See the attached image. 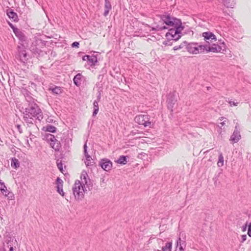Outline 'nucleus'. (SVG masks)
Instances as JSON below:
<instances>
[{"instance_id": "nucleus-32", "label": "nucleus", "mask_w": 251, "mask_h": 251, "mask_svg": "<svg viewBox=\"0 0 251 251\" xmlns=\"http://www.w3.org/2000/svg\"><path fill=\"white\" fill-rule=\"evenodd\" d=\"M117 162L120 164L125 165L127 163V156L121 155L117 160Z\"/></svg>"}, {"instance_id": "nucleus-53", "label": "nucleus", "mask_w": 251, "mask_h": 251, "mask_svg": "<svg viewBox=\"0 0 251 251\" xmlns=\"http://www.w3.org/2000/svg\"><path fill=\"white\" fill-rule=\"evenodd\" d=\"M247 224L246 223L245 225H244L242 227V231H245L246 230V229H247Z\"/></svg>"}, {"instance_id": "nucleus-24", "label": "nucleus", "mask_w": 251, "mask_h": 251, "mask_svg": "<svg viewBox=\"0 0 251 251\" xmlns=\"http://www.w3.org/2000/svg\"><path fill=\"white\" fill-rule=\"evenodd\" d=\"M88 63L90 66H95L98 62L97 57L96 55H90L89 59L87 60Z\"/></svg>"}, {"instance_id": "nucleus-16", "label": "nucleus", "mask_w": 251, "mask_h": 251, "mask_svg": "<svg viewBox=\"0 0 251 251\" xmlns=\"http://www.w3.org/2000/svg\"><path fill=\"white\" fill-rule=\"evenodd\" d=\"M6 13L8 17L14 22H18L19 18L17 14L11 8H8L6 11Z\"/></svg>"}, {"instance_id": "nucleus-17", "label": "nucleus", "mask_w": 251, "mask_h": 251, "mask_svg": "<svg viewBox=\"0 0 251 251\" xmlns=\"http://www.w3.org/2000/svg\"><path fill=\"white\" fill-rule=\"evenodd\" d=\"M47 42L41 38H36L32 43L33 46L43 48L47 45Z\"/></svg>"}, {"instance_id": "nucleus-41", "label": "nucleus", "mask_w": 251, "mask_h": 251, "mask_svg": "<svg viewBox=\"0 0 251 251\" xmlns=\"http://www.w3.org/2000/svg\"><path fill=\"white\" fill-rule=\"evenodd\" d=\"M57 166L58 168V169L61 172H63V164L61 162V161H60L59 160H57L56 161Z\"/></svg>"}, {"instance_id": "nucleus-43", "label": "nucleus", "mask_w": 251, "mask_h": 251, "mask_svg": "<svg viewBox=\"0 0 251 251\" xmlns=\"http://www.w3.org/2000/svg\"><path fill=\"white\" fill-rule=\"evenodd\" d=\"M8 24L10 27L12 29L13 32H15L18 29V28L16 27L13 24H12L10 22H8Z\"/></svg>"}, {"instance_id": "nucleus-25", "label": "nucleus", "mask_w": 251, "mask_h": 251, "mask_svg": "<svg viewBox=\"0 0 251 251\" xmlns=\"http://www.w3.org/2000/svg\"><path fill=\"white\" fill-rule=\"evenodd\" d=\"M50 146L56 151H59L61 148V144L60 142L56 139L52 143H50Z\"/></svg>"}, {"instance_id": "nucleus-18", "label": "nucleus", "mask_w": 251, "mask_h": 251, "mask_svg": "<svg viewBox=\"0 0 251 251\" xmlns=\"http://www.w3.org/2000/svg\"><path fill=\"white\" fill-rule=\"evenodd\" d=\"M186 247V243L184 241H182L180 238H179L176 242V251H184Z\"/></svg>"}, {"instance_id": "nucleus-40", "label": "nucleus", "mask_w": 251, "mask_h": 251, "mask_svg": "<svg viewBox=\"0 0 251 251\" xmlns=\"http://www.w3.org/2000/svg\"><path fill=\"white\" fill-rule=\"evenodd\" d=\"M9 242L15 243H17V241H16V239H15L14 237H11L10 236H7L6 237V239H5V243Z\"/></svg>"}, {"instance_id": "nucleus-8", "label": "nucleus", "mask_w": 251, "mask_h": 251, "mask_svg": "<svg viewBox=\"0 0 251 251\" xmlns=\"http://www.w3.org/2000/svg\"><path fill=\"white\" fill-rule=\"evenodd\" d=\"M176 102L175 92L169 93L167 95V103L168 108L171 113L173 112V107Z\"/></svg>"}, {"instance_id": "nucleus-5", "label": "nucleus", "mask_w": 251, "mask_h": 251, "mask_svg": "<svg viewBox=\"0 0 251 251\" xmlns=\"http://www.w3.org/2000/svg\"><path fill=\"white\" fill-rule=\"evenodd\" d=\"M204 49H205L204 45L195 42L187 43L186 50L190 53L198 54L204 53Z\"/></svg>"}, {"instance_id": "nucleus-13", "label": "nucleus", "mask_w": 251, "mask_h": 251, "mask_svg": "<svg viewBox=\"0 0 251 251\" xmlns=\"http://www.w3.org/2000/svg\"><path fill=\"white\" fill-rule=\"evenodd\" d=\"M16 36L19 39L20 44L22 45H24V42L26 40V37L25 36L23 32L20 29H18L15 32H14Z\"/></svg>"}, {"instance_id": "nucleus-36", "label": "nucleus", "mask_w": 251, "mask_h": 251, "mask_svg": "<svg viewBox=\"0 0 251 251\" xmlns=\"http://www.w3.org/2000/svg\"><path fill=\"white\" fill-rule=\"evenodd\" d=\"M44 128H46V131L51 133H54L56 131V128L54 126L50 125H48Z\"/></svg>"}, {"instance_id": "nucleus-51", "label": "nucleus", "mask_w": 251, "mask_h": 251, "mask_svg": "<svg viewBox=\"0 0 251 251\" xmlns=\"http://www.w3.org/2000/svg\"><path fill=\"white\" fill-rule=\"evenodd\" d=\"M17 128L20 133H22L23 132L22 129L21 128V126L20 125H17Z\"/></svg>"}, {"instance_id": "nucleus-3", "label": "nucleus", "mask_w": 251, "mask_h": 251, "mask_svg": "<svg viewBox=\"0 0 251 251\" xmlns=\"http://www.w3.org/2000/svg\"><path fill=\"white\" fill-rule=\"evenodd\" d=\"M184 26L180 25H176L169 30L166 34V37L168 40L176 41L178 40L182 35L181 31L183 30Z\"/></svg>"}, {"instance_id": "nucleus-45", "label": "nucleus", "mask_w": 251, "mask_h": 251, "mask_svg": "<svg viewBox=\"0 0 251 251\" xmlns=\"http://www.w3.org/2000/svg\"><path fill=\"white\" fill-rule=\"evenodd\" d=\"M248 235L251 237V222L248 226Z\"/></svg>"}, {"instance_id": "nucleus-19", "label": "nucleus", "mask_w": 251, "mask_h": 251, "mask_svg": "<svg viewBox=\"0 0 251 251\" xmlns=\"http://www.w3.org/2000/svg\"><path fill=\"white\" fill-rule=\"evenodd\" d=\"M48 91H50L52 94L56 95H58L61 94L63 92V90L61 89L60 87L54 85L50 86L48 88Z\"/></svg>"}, {"instance_id": "nucleus-55", "label": "nucleus", "mask_w": 251, "mask_h": 251, "mask_svg": "<svg viewBox=\"0 0 251 251\" xmlns=\"http://www.w3.org/2000/svg\"><path fill=\"white\" fill-rule=\"evenodd\" d=\"M7 251H8V248H6Z\"/></svg>"}, {"instance_id": "nucleus-31", "label": "nucleus", "mask_w": 251, "mask_h": 251, "mask_svg": "<svg viewBox=\"0 0 251 251\" xmlns=\"http://www.w3.org/2000/svg\"><path fill=\"white\" fill-rule=\"evenodd\" d=\"M0 190L1 192L4 195L5 193H6L9 190H7L6 186L4 183L2 182L1 180L0 179Z\"/></svg>"}, {"instance_id": "nucleus-44", "label": "nucleus", "mask_w": 251, "mask_h": 251, "mask_svg": "<svg viewBox=\"0 0 251 251\" xmlns=\"http://www.w3.org/2000/svg\"><path fill=\"white\" fill-rule=\"evenodd\" d=\"M16 243H13V242H6L5 244H4V245H6V248L11 246H15Z\"/></svg>"}, {"instance_id": "nucleus-22", "label": "nucleus", "mask_w": 251, "mask_h": 251, "mask_svg": "<svg viewBox=\"0 0 251 251\" xmlns=\"http://www.w3.org/2000/svg\"><path fill=\"white\" fill-rule=\"evenodd\" d=\"M104 11L103 13V16L106 17L109 12V11L111 9V4L109 0H104Z\"/></svg>"}, {"instance_id": "nucleus-21", "label": "nucleus", "mask_w": 251, "mask_h": 251, "mask_svg": "<svg viewBox=\"0 0 251 251\" xmlns=\"http://www.w3.org/2000/svg\"><path fill=\"white\" fill-rule=\"evenodd\" d=\"M96 87L98 90V93H97L98 95H97V99L96 100H97L98 101H100V99H101L102 92H103L102 91V90H103L102 84L98 82L96 84Z\"/></svg>"}, {"instance_id": "nucleus-4", "label": "nucleus", "mask_w": 251, "mask_h": 251, "mask_svg": "<svg viewBox=\"0 0 251 251\" xmlns=\"http://www.w3.org/2000/svg\"><path fill=\"white\" fill-rule=\"evenodd\" d=\"M87 191L85 186H84L80 181H75L73 187V194L75 199L77 201L82 200L84 197V193Z\"/></svg>"}, {"instance_id": "nucleus-26", "label": "nucleus", "mask_w": 251, "mask_h": 251, "mask_svg": "<svg viewBox=\"0 0 251 251\" xmlns=\"http://www.w3.org/2000/svg\"><path fill=\"white\" fill-rule=\"evenodd\" d=\"M172 248V242H168L165 243L164 246L161 247L162 251H171Z\"/></svg>"}, {"instance_id": "nucleus-48", "label": "nucleus", "mask_w": 251, "mask_h": 251, "mask_svg": "<svg viewBox=\"0 0 251 251\" xmlns=\"http://www.w3.org/2000/svg\"><path fill=\"white\" fill-rule=\"evenodd\" d=\"M247 239V235H242L241 236V243H243L244 242H245Z\"/></svg>"}, {"instance_id": "nucleus-27", "label": "nucleus", "mask_w": 251, "mask_h": 251, "mask_svg": "<svg viewBox=\"0 0 251 251\" xmlns=\"http://www.w3.org/2000/svg\"><path fill=\"white\" fill-rule=\"evenodd\" d=\"M62 143L64 144V147L67 148H69L70 145L72 143V139L69 137H67L65 138H63L61 140Z\"/></svg>"}, {"instance_id": "nucleus-47", "label": "nucleus", "mask_w": 251, "mask_h": 251, "mask_svg": "<svg viewBox=\"0 0 251 251\" xmlns=\"http://www.w3.org/2000/svg\"><path fill=\"white\" fill-rule=\"evenodd\" d=\"M79 44L77 42H74L72 44V47L73 48H78L79 47Z\"/></svg>"}, {"instance_id": "nucleus-9", "label": "nucleus", "mask_w": 251, "mask_h": 251, "mask_svg": "<svg viewBox=\"0 0 251 251\" xmlns=\"http://www.w3.org/2000/svg\"><path fill=\"white\" fill-rule=\"evenodd\" d=\"M80 183H82V184L84 186L86 185L89 190L92 189L93 184L88 177V176L86 171H82L80 176Z\"/></svg>"}, {"instance_id": "nucleus-28", "label": "nucleus", "mask_w": 251, "mask_h": 251, "mask_svg": "<svg viewBox=\"0 0 251 251\" xmlns=\"http://www.w3.org/2000/svg\"><path fill=\"white\" fill-rule=\"evenodd\" d=\"M223 3L227 8H233L235 5L234 0H224Z\"/></svg>"}, {"instance_id": "nucleus-12", "label": "nucleus", "mask_w": 251, "mask_h": 251, "mask_svg": "<svg viewBox=\"0 0 251 251\" xmlns=\"http://www.w3.org/2000/svg\"><path fill=\"white\" fill-rule=\"evenodd\" d=\"M241 136L240 135V132L239 131L238 125H236L235 127V129L230 136V141L233 142L234 143H237L241 139Z\"/></svg>"}, {"instance_id": "nucleus-50", "label": "nucleus", "mask_w": 251, "mask_h": 251, "mask_svg": "<svg viewBox=\"0 0 251 251\" xmlns=\"http://www.w3.org/2000/svg\"><path fill=\"white\" fill-rule=\"evenodd\" d=\"M163 45H165V46H171L172 44H170V41H164L163 42Z\"/></svg>"}, {"instance_id": "nucleus-15", "label": "nucleus", "mask_w": 251, "mask_h": 251, "mask_svg": "<svg viewBox=\"0 0 251 251\" xmlns=\"http://www.w3.org/2000/svg\"><path fill=\"white\" fill-rule=\"evenodd\" d=\"M84 153L86 158V161H85V163L87 166H90L93 165L92 162H91V157L88 154L87 152V146L86 145V143L84 145Z\"/></svg>"}, {"instance_id": "nucleus-49", "label": "nucleus", "mask_w": 251, "mask_h": 251, "mask_svg": "<svg viewBox=\"0 0 251 251\" xmlns=\"http://www.w3.org/2000/svg\"><path fill=\"white\" fill-rule=\"evenodd\" d=\"M89 57H90V55H84V56H83L82 57V60L83 61H87V60H88V59H89Z\"/></svg>"}, {"instance_id": "nucleus-33", "label": "nucleus", "mask_w": 251, "mask_h": 251, "mask_svg": "<svg viewBox=\"0 0 251 251\" xmlns=\"http://www.w3.org/2000/svg\"><path fill=\"white\" fill-rule=\"evenodd\" d=\"M26 100L29 103V104H31L32 102H34V99L30 96V93L26 91V95H25Z\"/></svg>"}, {"instance_id": "nucleus-37", "label": "nucleus", "mask_w": 251, "mask_h": 251, "mask_svg": "<svg viewBox=\"0 0 251 251\" xmlns=\"http://www.w3.org/2000/svg\"><path fill=\"white\" fill-rule=\"evenodd\" d=\"M224 157L222 153H220L218 157V161L217 162V165L218 167H222L224 165Z\"/></svg>"}, {"instance_id": "nucleus-2", "label": "nucleus", "mask_w": 251, "mask_h": 251, "mask_svg": "<svg viewBox=\"0 0 251 251\" xmlns=\"http://www.w3.org/2000/svg\"><path fill=\"white\" fill-rule=\"evenodd\" d=\"M159 17L163 23L168 27L158 25L155 27H152V30L161 31L167 29L169 27H172L176 25H180L181 24V21L180 19L174 17L168 13L160 15Z\"/></svg>"}, {"instance_id": "nucleus-46", "label": "nucleus", "mask_w": 251, "mask_h": 251, "mask_svg": "<svg viewBox=\"0 0 251 251\" xmlns=\"http://www.w3.org/2000/svg\"><path fill=\"white\" fill-rule=\"evenodd\" d=\"M157 243L159 246H162L164 244V241L161 239H157L156 240Z\"/></svg>"}, {"instance_id": "nucleus-30", "label": "nucleus", "mask_w": 251, "mask_h": 251, "mask_svg": "<svg viewBox=\"0 0 251 251\" xmlns=\"http://www.w3.org/2000/svg\"><path fill=\"white\" fill-rule=\"evenodd\" d=\"M98 102L97 100H95L93 102V108H94V111L93 112V116L95 117L96 116V115L98 114L99 112V105Z\"/></svg>"}, {"instance_id": "nucleus-20", "label": "nucleus", "mask_w": 251, "mask_h": 251, "mask_svg": "<svg viewBox=\"0 0 251 251\" xmlns=\"http://www.w3.org/2000/svg\"><path fill=\"white\" fill-rule=\"evenodd\" d=\"M202 37L204 38L205 41L212 40L216 41L215 35L211 32H205L202 33Z\"/></svg>"}, {"instance_id": "nucleus-52", "label": "nucleus", "mask_w": 251, "mask_h": 251, "mask_svg": "<svg viewBox=\"0 0 251 251\" xmlns=\"http://www.w3.org/2000/svg\"><path fill=\"white\" fill-rule=\"evenodd\" d=\"M229 103L230 104V106H237V104H238V102H234V101H230L229 102Z\"/></svg>"}, {"instance_id": "nucleus-34", "label": "nucleus", "mask_w": 251, "mask_h": 251, "mask_svg": "<svg viewBox=\"0 0 251 251\" xmlns=\"http://www.w3.org/2000/svg\"><path fill=\"white\" fill-rule=\"evenodd\" d=\"M187 43V42L184 41L182 43H181L179 45L174 47L173 50H177L180 49H183L184 48H185V49H186Z\"/></svg>"}, {"instance_id": "nucleus-54", "label": "nucleus", "mask_w": 251, "mask_h": 251, "mask_svg": "<svg viewBox=\"0 0 251 251\" xmlns=\"http://www.w3.org/2000/svg\"><path fill=\"white\" fill-rule=\"evenodd\" d=\"M153 251H160V250H155V249H154V250H153Z\"/></svg>"}, {"instance_id": "nucleus-42", "label": "nucleus", "mask_w": 251, "mask_h": 251, "mask_svg": "<svg viewBox=\"0 0 251 251\" xmlns=\"http://www.w3.org/2000/svg\"><path fill=\"white\" fill-rule=\"evenodd\" d=\"M219 120H220V121H222L223 120H224L223 122H221V123H220V125H221V127H222V126H224V125H226V119L225 118L222 117H221V118L219 119Z\"/></svg>"}, {"instance_id": "nucleus-35", "label": "nucleus", "mask_w": 251, "mask_h": 251, "mask_svg": "<svg viewBox=\"0 0 251 251\" xmlns=\"http://www.w3.org/2000/svg\"><path fill=\"white\" fill-rule=\"evenodd\" d=\"M45 138L46 139V140L50 143H50H52L54 142L56 139L53 135H52L51 134H47L46 135Z\"/></svg>"}, {"instance_id": "nucleus-23", "label": "nucleus", "mask_w": 251, "mask_h": 251, "mask_svg": "<svg viewBox=\"0 0 251 251\" xmlns=\"http://www.w3.org/2000/svg\"><path fill=\"white\" fill-rule=\"evenodd\" d=\"M82 77V75L80 73L76 74L75 76V77L73 79V81H74V84L76 86H79L81 85V79Z\"/></svg>"}, {"instance_id": "nucleus-6", "label": "nucleus", "mask_w": 251, "mask_h": 251, "mask_svg": "<svg viewBox=\"0 0 251 251\" xmlns=\"http://www.w3.org/2000/svg\"><path fill=\"white\" fill-rule=\"evenodd\" d=\"M205 49H204L205 52H219L221 50H225L226 49V46L224 43H223L221 45H218L217 44H213L211 46H210V44L207 43L204 44Z\"/></svg>"}, {"instance_id": "nucleus-10", "label": "nucleus", "mask_w": 251, "mask_h": 251, "mask_svg": "<svg viewBox=\"0 0 251 251\" xmlns=\"http://www.w3.org/2000/svg\"><path fill=\"white\" fill-rule=\"evenodd\" d=\"M99 165L105 171H110L112 167V162L107 158L101 159L100 161Z\"/></svg>"}, {"instance_id": "nucleus-7", "label": "nucleus", "mask_w": 251, "mask_h": 251, "mask_svg": "<svg viewBox=\"0 0 251 251\" xmlns=\"http://www.w3.org/2000/svg\"><path fill=\"white\" fill-rule=\"evenodd\" d=\"M150 117L148 115H139L135 117L134 120L139 125H143L145 127H151V122L150 121Z\"/></svg>"}, {"instance_id": "nucleus-29", "label": "nucleus", "mask_w": 251, "mask_h": 251, "mask_svg": "<svg viewBox=\"0 0 251 251\" xmlns=\"http://www.w3.org/2000/svg\"><path fill=\"white\" fill-rule=\"evenodd\" d=\"M11 167L14 169H17L19 167L20 164L19 160L15 157H13L11 159Z\"/></svg>"}, {"instance_id": "nucleus-14", "label": "nucleus", "mask_w": 251, "mask_h": 251, "mask_svg": "<svg viewBox=\"0 0 251 251\" xmlns=\"http://www.w3.org/2000/svg\"><path fill=\"white\" fill-rule=\"evenodd\" d=\"M56 188L57 192L61 196H64V193L63 190V180L60 177H57L56 179Z\"/></svg>"}, {"instance_id": "nucleus-38", "label": "nucleus", "mask_w": 251, "mask_h": 251, "mask_svg": "<svg viewBox=\"0 0 251 251\" xmlns=\"http://www.w3.org/2000/svg\"><path fill=\"white\" fill-rule=\"evenodd\" d=\"M4 196L5 197H7V199L9 201L10 200H14V198H15L14 195L13 194V193L12 192H11L10 191H8L6 193H5Z\"/></svg>"}, {"instance_id": "nucleus-1", "label": "nucleus", "mask_w": 251, "mask_h": 251, "mask_svg": "<svg viewBox=\"0 0 251 251\" xmlns=\"http://www.w3.org/2000/svg\"><path fill=\"white\" fill-rule=\"evenodd\" d=\"M23 118L27 125L30 126L35 124L36 120L41 121L43 119V113L39 106L32 102L25 109Z\"/></svg>"}, {"instance_id": "nucleus-11", "label": "nucleus", "mask_w": 251, "mask_h": 251, "mask_svg": "<svg viewBox=\"0 0 251 251\" xmlns=\"http://www.w3.org/2000/svg\"><path fill=\"white\" fill-rule=\"evenodd\" d=\"M17 58H19L20 61L25 63L28 59L26 50L23 48L18 47V54Z\"/></svg>"}, {"instance_id": "nucleus-39", "label": "nucleus", "mask_w": 251, "mask_h": 251, "mask_svg": "<svg viewBox=\"0 0 251 251\" xmlns=\"http://www.w3.org/2000/svg\"><path fill=\"white\" fill-rule=\"evenodd\" d=\"M42 48H39L38 47H34L32 46V50L34 53H37L40 55V53L42 52L41 50Z\"/></svg>"}]
</instances>
